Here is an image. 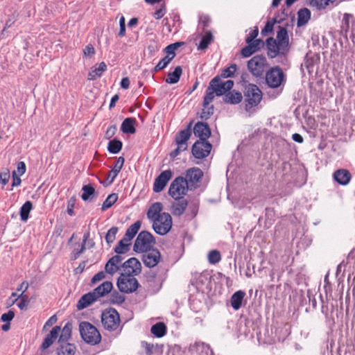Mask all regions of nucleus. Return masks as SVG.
<instances>
[{
    "label": "nucleus",
    "mask_w": 355,
    "mask_h": 355,
    "mask_svg": "<svg viewBox=\"0 0 355 355\" xmlns=\"http://www.w3.org/2000/svg\"><path fill=\"white\" fill-rule=\"evenodd\" d=\"M161 202H155L150 205L147 212V217L152 223L154 231L159 235L166 234L172 227V218L169 214L162 212Z\"/></svg>",
    "instance_id": "1"
},
{
    "label": "nucleus",
    "mask_w": 355,
    "mask_h": 355,
    "mask_svg": "<svg viewBox=\"0 0 355 355\" xmlns=\"http://www.w3.org/2000/svg\"><path fill=\"white\" fill-rule=\"evenodd\" d=\"M244 96L245 110L248 112H252L261 101L262 92L257 85L249 84L246 87Z\"/></svg>",
    "instance_id": "2"
},
{
    "label": "nucleus",
    "mask_w": 355,
    "mask_h": 355,
    "mask_svg": "<svg viewBox=\"0 0 355 355\" xmlns=\"http://www.w3.org/2000/svg\"><path fill=\"white\" fill-rule=\"evenodd\" d=\"M80 334L83 340L91 345L101 342V336L98 329L89 322H81L79 324Z\"/></svg>",
    "instance_id": "3"
},
{
    "label": "nucleus",
    "mask_w": 355,
    "mask_h": 355,
    "mask_svg": "<svg viewBox=\"0 0 355 355\" xmlns=\"http://www.w3.org/2000/svg\"><path fill=\"white\" fill-rule=\"evenodd\" d=\"M188 188L187 180L182 177H178L171 183L168 193L174 200H180L184 198Z\"/></svg>",
    "instance_id": "4"
},
{
    "label": "nucleus",
    "mask_w": 355,
    "mask_h": 355,
    "mask_svg": "<svg viewBox=\"0 0 355 355\" xmlns=\"http://www.w3.org/2000/svg\"><path fill=\"white\" fill-rule=\"evenodd\" d=\"M101 322L105 329L115 331L119 326V314L114 308L107 309L101 314Z\"/></svg>",
    "instance_id": "5"
},
{
    "label": "nucleus",
    "mask_w": 355,
    "mask_h": 355,
    "mask_svg": "<svg viewBox=\"0 0 355 355\" xmlns=\"http://www.w3.org/2000/svg\"><path fill=\"white\" fill-rule=\"evenodd\" d=\"M155 243L154 236L147 231H141L135 240V252H146Z\"/></svg>",
    "instance_id": "6"
},
{
    "label": "nucleus",
    "mask_w": 355,
    "mask_h": 355,
    "mask_svg": "<svg viewBox=\"0 0 355 355\" xmlns=\"http://www.w3.org/2000/svg\"><path fill=\"white\" fill-rule=\"evenodd\" d=\"M247 66L252 76L261 77L268 67V62L265 56L257 55L248 60Z\"/></svg>",
    "instance_id": "7"
},
{
    "label": "nucleus",
    "mask_w": 355,
    "mask_h": 355,
    "mask_svg": "<svg viewBox=\"0 0 355 355\" xmlns=\"http://www.w3.org/2000/svg\"><path fill=\"white\" fill-rule=\"evenodd\" d=\"M284 81V73L278 67L270 69L266 74V82L271 88L279 87Z\"/></svg>",
    "instance_id": "8"
},
{
    "label": "nucleus",
    "mask_w": 355,
    "mask_h": 355,
    "mask_svg": "<svg viewBox=\"0 0 355 355\" xmlns=\"http://www.w3.org/2000/svg\"><path fill=\"white\" fill-rule=\"evenodd\" d=\"M209 85L215 92L216 96H220L225 95L227 92L232 89L234 86V81L231 80L221 81L220 78L216 76L209 82Z\"/></svg>",
    "instance_id": "9"
},
{
    "label": "nucleus",
    "mask_w": 355,
    "mask_h": 355,
    "mask_svg": "<svg viewBox=\"0 0 355 355\" xmlns=\"http://www.w3.org/2000/svg\"><path fill=\"white\" fill-rule=\"evenodd\" d=\"M133 239V224L128 228L124 237L118 242L114 248V252L118 254H124L130 250L131 243H129Z\"/></svg>",
    "instance_id": "10"
},
{
    "label": "nucleus",
    "mask_w": 355,
    "mask_h": 355,
    "mask_svg": "<svg viewBox=\"0 0 355 355\" xmlns=\"http://www.w3.org/2000/svg\"><path fill=\"white\" fill-rule=\"evenodd\" d=\"M211 148L208 141H197L192 146V154L196 159H203L209 155Z\"/></svg>",
    "instance_id": "11"
},
{
    "label": "nucleus",
    "mask_w": 355,
    "mask_h": 355,
    "mask_svg": "<svg viewBox=\"0 0 355 355\" xmlns=\"http://www.w3.org/2000/svg\"><path fill=\"white\" fill-rule=\"evenodd\" d=\"M133 281V275L129 271L122 272L117 279L116 285L119 290L123 293H132V282Z\"/></svg>",
    "instance_id": "12"
},
{
    "label": "nucleus",
    "mask_w": 355,
    "mask_h": 355,
    "mask_svg": "<svg viewBox=\"0 0 355 355\" xmlns=\"http://www.w3.org/2000/svg\"><path fill=\"white\" fill-rule=\"evenodd\" d=\"M173 173L171 170L162 171L155 180L153 191L155 193L161 192L166 186L168 182L171 179Z\"/></svg>",
    "instance_id": "13"
},
{
    "label": "nucleus",
    "mask_w": 355,
    "mask_h": 355,
    "mask_svg": "<svg viewBox=\"0 0 355 355\" xmlns=\"http://www.w3.org/2000/svg\"><path fill=\"white\" fill-rule=\"evenodd\" d=\"M276 41L280 50H282V54L286 53L289 49V40L287 31L285 28L279 26Z\"/></svg>",
    "instance_id": "14"
},
{
    "label": "nucleus",
    "mask_w": 355,
    "mask_h": 355,
    "mask_svg": "<svg viewBox=\"0 0 355 355\" xmlns=\"http://www.w3.org/2000/svg\"><path fill=\"white\" fill-rule=\"evenodd\" d=\"M142 257V261L146 266L153 268L157 266L161 260V254L157 250H150Z\"/></svg>",
    "instance_id": "15"
},
{
    "label": "nucleus",
    "mask_w": 355,
    "mask_h": 355,
    "mask_svg": "<svg viewBox=\"0 0 355 355\" xmlns=\"http://www.w3.org/2000/svg\"><path fill=\"white\" fill-rule=\"evenodd\" d=\"M124 164V158L123 157H119L116 160L115 164L112 169L109 172V174L104 182H101L105 187H107L111 184L115 178L117 176L118 173L120 172L123 165Z\"/></svg>",
    "instance_id": "16"
},
{
    "label": "nucleus",
    "mask_w": 355,
    "mask_h": 355,
    "mask_svg": "<svg viewBox=\"0 0 355 355\" xmlns=\"http://www.w3.org/2000/svg\"><path fill=\"white\" fill-rule=\"evenodd\" d=\"M202 176V171L199 168L193 167L187 171L185 180L188 182V185L196 187L200 182Z\"/></svg>",
    "instance_id": "17"
},
{
    "label": "nucleus",
    "mask_w": 355,
    "mask_h": 355,
    "mask_svg": "<svg viewBox=\"0 0 355 355\" xmlns=\"http://www.w3.org/2000/svg\"><path fill=\"white\" fill-rule=\"evenodd\" d=\"M194 135L200 139V141H207L211 135V130L207 123L198 122L193 128Z\"/></svg>",
    "instance_id": "18"
},
{
    "label": "nucleus",
    "mask_w": 355,
    "mask_h": 355,
    "mask_svg": "<svg viewBox=\"0 0 355 355\" xmlns=\"http://www.w3.org/2000/svg\"><path fill=\"white\" fill-rule=\"evenodd\" d=\"M60 332V327L59 326H55L52 328V329L50 331L49 334L46 335V336L44 338L40 349L42 350H45L48 349L58 338V335Z\"/></svg>",
    "instance_id": "19"
},
{
    "label": "nucleus",
    "mask_w": 355,
    "mask_h": 355,
    "mask_svg": "<svg viewBox=\"0 0 355 355\" xmlns=\"http://www.w3.org/2000/svg\"><path fill=\"white\" fill-rule=\"evenodd\" d=\"M333 178L340 185L346 186L349 183L352 175L348 170L341 168L334 173Z\"/></svg>",
    "instance_id": "20"
},
{
    "label": "nucleus",
    "mask_w": 355,
    "mask_h": 355,
    "mask_svg": "<svg viewBox=\"0 0 355 355\" xmlns=\"http://www.w3.org/2000/svg\"><path fill=\"white\" fill-rule=\"evenodd\" d=\"M123 260L120 254H116L110 258L105 266V270L110 275H113L119 270L118 264Z\"/></svg>",
    "instance_id": "21"
},
{
    "label": "nucleus",
    "mask_w": 355,
    "mask_h": 355,
    "mask_svg": "<svg viewBox=\"0 0 355 355\" xmlns=\"http://www.w3.org/2000/svg\"><path fill=\"white\" fill-rule=\"evenodd\" d=\"M188 206V201L182 198L180 200H175L171 206V212L173 216H180L184 214Z\"/></svg>",
    "instance_id": "22"
},
{
    "label": "nucleus",
    "mask_w": 355,
    "mask_h": 355,
    "mask_svg": "<svg viewBox=\"0 0 355 355\" xmlns=\"http://www.w3.org/2000/svg\"><path fill=\"white\" fill-rule=\"evenodd\" d=\"M97 300L95 295L92 293V292H89L87 293L84 294L78 300L76 308L78 310H83L89 305H91L93 302Z\"/></svg>",
    "instance_id": "23"
},
{
    "label": "nucleus",
    "mask_w": 355,
    "mask_h": 355,
    "mask_svg": "<svg viewBox=\"0 0 355 355\" xmlns=\"http://www.w3.org/2000/svg\"><path fill=\"white\" fill-rule=\"evenodd\" d=\"M113 285L111 282L106 281L94 288L92 292L98 300L101 297H103L108 294L112 289Z\"/></svg>",
    "instance_id": "24"
},
{
    "label": "nucleus",
    "mask_w": 355,
    "mask_h": 355,
    "mask_svg": "<svg viewBox=\"0 0 355 355\" xmlns=\"http://www.w3.org/2000/svg\"><path fill=\"white\" fill-rule=\"evenodd\" d=\"M266 46L268 49V55L270 58H275L279 54H282V50L279 47L276 40L270 37L266 40Z\"/></svg>",
    "instance_id": "25"
},
{
    "label": "nucleus",
    "mask_w": 355,
    "mask_h": 355,
    "mask_svg": "<svg viewBox=\"0 0 355 355\" xmlns=\"http://www.w3.org/2000/svg\"><path fill=\"white\" fill-rule=\"evenodd\" d=\"M245 296V293L243 291H238L232 295L230 303L234 310L237 311L241 307Z\"/></svg>",
    "instance_id": "26"
},
{
    "label": "nucleus",
    "mask_w": 355,
    "mask_h": 355,
    "mask_svg": "<svg viewBox=\"0 0 355 355\" xmlns=\"http://www.w3.org/2000/svg\"><path fill=\"white\" fill-rule=\"evenodd\" d=\"M59 347L57 349L58 355H74L76 347L74 344L69 343H58Z\"/></svg>",
    "instance_id": "27"
},
{
    "label": "nucleus",
    "mask_w": 355,
    "mask_h": 355,
    "mask_svg": "<svg viewBox=\"0 0 355 355\" xmlns=\"http://www.w3.org/2000/svg\"><path fill=\"white\" fill-rule=\"evenodd\" d=\"M143 348L147 355H153L154 353H159L162 354L164 350V345L162 344H150L147 342H143L141 343Z\"/></svg>",
    "instance_id": "28"
},
{
    "label": "nucleus",
    "mask_w": 355,
    "mask_h": 355,
    "mask_svg": "<svg viewBox=\"0 0 355 355\" xmlns=\"http://www.w3.org/2000/svg\"><path fill=\"white\" fill-rule=\"evenodd\" d=\"M107 70V65L104 62H101L98 64V67H94L88 73V80H94L98 78H100L103 72Z\"/></svg>",
    "instance_id": "29"
},
{
    "label": "nucleus",
    "mask_w": 355,
    "mask_h": 355,
    "mask_svg": "<svg viewBox=\"0 0 355 355\" xmlns=\"http://www.w3.org/2000/svg\"><path fill=\"white\" fill-rule=\"evenodd\" d=\"M242 99L243 96L241 93L235 90L227 93L223 98L225 103L233 105L241 103Z\"/></svg>",
    "instance_id": "30"
},
{
    "label": "nucleus",
    "mask_w": 355,
    "mask_h": 355,
    "mask_svg": "<svg viewBox=\"0 0 355 355\" xmlns=\"http://www.w3.org/2000/svg\"><path fill=\"white\" fill-rule=\"evenodd\" d=\"M191 136V130L189 127L188 128L181 130L178 135L176 136L175 142L177 145H180L181 147L187 148V141Z\"/></svg>",
    "instance_id": "31"
},
{
    "label": "nucleus",
    "mask_w": 355,
    "mask_h": 355,
    "mask_svg": "<svg viewBox=\"0 0 355 355\" xmlns=\"http://www.w3.org/2000/svg\"><path fill=\"white\" fill-rule=\"evenodd\" d=\"M167 327L162 322H159L151 327L150 332L156 338H160L166 334Z\"/></svg>",
    "instance_id": "32"
},
{
    "label": "nucleus",
    "mask_w": 355,
    "mask_h": 355,
    "mask_svg": "<svg viewBox=\"0 0 355 355\" xmlns=\"http://www.w3.org/2000/svg\"><path fill=\"white\" fill-rule=\"evenodd\" d=\"M72 324L70 322H67L64 327L60 329V335L58 338V343H68V340L71 336Z\"/></svg>",
    "instance_id": "33"
},
{
    "label": "nucleus",
    "mask_w": 355,
    "mask_h": 355,
    "mask_svg": "<svg viewBox=\"0 0 355 355\" xmlns=\"http://www.w3.org/2000/svg\"><path fill=\"white\" fill-rule=\"evenodd\" d=\"M82 191L81 198L84 201H92L96 196L95 189L91 184L83 185Z\"/></svg>",
    "instance_id": "34"
},
{
    "label": "nucleus",
    "mask_w": 355,
    "mask_h": 355,
    "mask_svg": "<svg viewBox=\"0 0 355 355\" xmlns=\"http://www.w3.org/2000/svg\"><path fill=\"white\" fill-rule=\"evenodd\" d=\"M33 209L32 202L28 200L26 201L19 209L20 219L23 222H26L29 218V214Z\"/></svg>",
    "instance_id": "35"
},
{
    "label": "nucleus",
    "mask_w": 355,
    "mask_h": 355,
    "mask_svg": "<svg viewBox=\"0 0 355 355\" xmlns=\"http://www.w3.org/2000/svg\"><path fill=\"white\" fill-rule=\"evenodd\" d=\"M182 73V69L180 66H178L175 68L174 71L168 73L167 78H166V83L170 85L177 83Z\"/></svg>",
    "instance_id": "36"
},
{
    "label": "nucleus",
    "mask_w": 355,
    "mask_h": 355,
    "mask_svg": "<svg viewBox=\"0 0 355 355\" xmlns=\"http://www.w3.org/2000/svg\"><path fill=\"white\" fill-rule=\"evenodd\" d=\"M311 18V12L309 9L303 8L297 13V26H302L307 24Z\"/></svg>",
    "instance_id": "37"
},
{
    "label": "nucleus",
    "mask_w": 355,
    "mask_h": 355,
    "mask_svg": "<svg viewBox=\"0 0 355 355\" xmlns=\"http://www.w3.org/2000/svg\"><path fill=\"white\" fill-rule=\"evenodd\" d=\"M122 146L123 144L120 140L114 139L109 141L107 149L110 153L117 154L121 151Z\"/></svg>",
    "instance_id": "38"
},
{
    "label": "nucleus",
    "mask_w": 355,
    "mask_h": 355,
    "mask_svg": "<svg viewBox=\"0 0 355 355\" xmlns=\"http://www.w3.org/2000/svg\"><path fill=\"white\" fill-rule=\"evenodd\" d=\"M120 130L123 134H133V118L125 119L121 125Z\"/></svg>",
    "instance_id": "39"
},
{
    "label": "nucleus",
    "mask_w": 355,
    "mask_h": 355,
    "mask_svg": "<svg viewBox=\"0 0 355 355\" xmlns=\"http://www.w3.org/2000/svg\"><path fill=\"white\" fill-rule=\"evenodd\" d=\"M213 40L212 33L209 31L207 32L201 38V40L198 45V50H205L208 48L209 44Z\"/></svg>",
    "instance_id": "40"
},
{
    "label": "nucleus",
    "mask_w": 355,
    "mask_h": 355,
    "mask_svg": "<svg viewBox=\"0 0 355 355\" xmlns=\"http://www.w3.org/2000/svg\"><path fill=\"white\" fill-rule=\"evenodd\" d=\"M118 196L116 193L110 194L105 200L103 202L101 207L102 211H105L109 208H110L117 200Z\"/></svg>",
    "instance_id": "41"
},
{
    "label": "nucleus",
    "mask_w": 355,
    "mask_h": 355,
    "mask_svg": "<svg viewBox=\"0 0 355 355\" xmlns=\"http://www.w3.org/2000/svg\"><path fill=\"white\" fill-rule=\"evenodd\" d=\"M28 284H26L24 290L20 295H17V298H20L21 300L20 302L17 304V306L20 310H26L27 309L28 297L26 295H24V293L28 288Z\"/></svg>",
    "instance_id": "42"
},
{
    "label": "nucleus",
    "mask_w": 355,
    "mask_h": 355,
    "mask_svg": "<svg viewBox=\"0 0 355 355\" xmlns=\"http://www.w3.org/2000/svg\"><path fill=\"white\" fill-rule=\"evenodd\" d=\"M214 113V106L212 105H205L203 103V108L200 114V118L204 120L208 119Z\"/></svg>",
    "instance_id": "43"
},
{
    "label": "nucleus",
    "mask_w": 355,
    "mask_h": 355,
    "mask_svg": "<svg viewBox=\"0 0 355 355\" xmlns=\"http://www.w3.org/2000/svg\"><path fill=\"white\" fill-rule=\"evenodd\" d=\"M182 44H183L182 42H176L167 46L165 49L166 55L173 59L175 56V50Z\"/></svg>",
    "instance_id": "44"
},
{
    "label": "nucleus",
    "mask_w": 355,
    "mask_h": 355,
    "mask_svg": "<svg viewBox=\"0 0 355 355\" xmlns=\"http://www.w3.org/2000/svg\"><path fill=\"white\" fill-rule=\"evenodd\" d=\"M237 70V66L236 64H232L230 67L224 69L221 73V77L226 78H231L234 76L235 72Z\"/></svg>",
    "instance_id": "45"
},
{
    "label": "nucleus",
    "mask_w": 355,
    "mask_h": 355,
    "mask_svg": "<svg viewBox=\"0 0 355 355\" xmlns=\"http://www.w3.org/2000/svg\"><path fill=\"white\" fill-rule=\"evenodd\" d=\"M220 260L221 256L218 250H214L209 252L208 261L211 264H216L218 263Z\"/></svg>",
    "instance_id": "46"
},
{
    "label": "nucleus",
    "mask_w": 355,
    "mask_h": 355,
    "mask_svg": "<svg viewBox=\"0 0 355 355\" xmlns=\"http://www.w3.org/2000/svg\"><path fill=\"white\" fill-rule=\"evenodd\" d=\"M247 44L248 45L243 48L241 51V54L243 58H248L257 52V49L252 46L250 42Z\"/></svg>",
    "instance_id": "47"
},
{
    "label": "nucleus",
    "mask_w": 355,
    "mask_h": 355,
    "mask_svg": "<svg viewBox=\"0 0 355 355\" xmlns=\"http://www.w3.org/2000/svg\"><path fill=\"white\" fill-rule=\"evenodd\" d=\"M118 232V228L116 227H111L107 232L105 235V241L107 244H110L113 243L115 239L116 234Z\"/></svg>",
    "instance_id": "48"
},
{
    "label": "nucleus",
    "mask_w": 355,
    "mask_h": 355,
    "mask_svg": "<svg viewBox=\"0 0 355 355\" xmlns=\"http://www.w3.org/2000/svg\"><path fill=\"white\" fill-rule=\"evenodd\" d=\"M330 0H311V6L318 10L325 8L329 3Z\"/></svg>",
    "instance_id": "49"
},
{
    "label": "nucleus",
    "mask_w": 355,
    "mask_h": 355,
    "mask_svg": "<svg viewBox=\"0 0 355 355\" xmlns=\"http://www.w3.org/2000/svg\"><path fill=\"white\" fill-rule=\"evenodd\" d=\"M215 92L213 88L209 84V87L207 90V93L204 97L203 103L205 105H209L214 98Z\"/></svg>",
    "instance_id": "50"
},
{
    "label": "nucleus",
    "mask_w": 355,
    "mask_h": 355,
    "mask_svg": "<svg viewBox=\"0 0 355 355\" xmlns=\"http://www.w3.org/2000/svg\"><path fill=\"white\" fill-rule=\"evenodd\" d=\"M125 301V297L123 295L117 291H114L111 293L110 302L112 304H122Z\"/></svg>",
    "instance_id": "51"
},
{
    "label": "nucleus",
    "mask_w": 355,
    "mask_h": 355,
    "mask_svg": "<svg viewBox=\"0 0 355 355\" xmlns=\"http://www.w3.org/2000/svg\"><path fill=\"white\" fill-rule=\"evenodd\" d=\"M10 178V173L8 168H5L0 172V182L3 185L8 184Z\"/></svg>",
    "instance_id": "52"
},
{
    "label": "nucleus",
    "mask_w": 355,
    "mask_h": 355,
    "mask_svg": "<svg viewBox=\"0 0 355 355\" xmlns=\"http://www.w3.org/2000/svg\"><path fill=\"white\" fill-rule=\"evenodd\" d=\"M123 272L129 271L131 275H133V257L129 258L121 266Z\"/></svg>",
    "instance_id": "53"
},
{
    "label": "nucleus",
    "mask_w": 355,
    "mask_h": 355,
    "mask_svg": "<svg viewBox=\"0 0 355 355\" xmlns=\"http://www.w3.org/2000/svg\"><path fill=\"white\" fill-rule=\"evenodd\" d=\"M275 22H276V20L275 19H273L271 21H267V23L265 25L264 28L262 29V31H261V34L266 35L267 33H272L273 31V27H274Z\"/></svg>",
    "instance_id": "54"
},
{
    "label": "nucleus",
    "mask_w": 355,
    "mask_h": 355,
    "mask_svg": "<svg viewBox=\"0 0 355 355\" xmlns=\"http://www.w3.org/2000/svg\"><path fill=\"white\" fill-rule=\"evenodd\" d=\"M86 247L84 245H80V248H75L71 253L70 258L71 260L77 259L80 255L85 251Z\"/></svg>",
    "instance_id": "55"
},
{
    "label": "nucleus",
    "mask_w": 355,
    "mask_h": 355,
    "mask_svg": "<svg viewBox=\"0 0 355 355\" xmlns=\"http://www.w3.org/2000/svg\"><path fill=\"white\" fill-rule=\"evenodd\" d=\"M116 130L117 127L116 125H112L110 127H108L105 133V139H110L116 134Z\"/></svg>",
    "instance_id": "56"
},
{
    "label": "nucleus",
    "mask_w": 355,
    "mask_h": 355,
    "mask_svg": "<svg viewBox=\"0 0 355 355\" xmlns=\"http://www.w3.org/2000/svg\"><path fill=\"white\" fill-rule=\"evenodd\" d=\"M15 317L13 311L9 310L7 313L1 315V320L3 322H10Z\"/></svg>",
    "instance_id": "57"
},
{
    "label": "nucleus",
    "mask_w": 355,
    "mask_h": 355,
    "mask_svg": "<svg viewBox=\"0 0 355 355\" xmlns=\"http://www.w3.org/2000/svg\"><path fill=\"white\" fill-rule=\"evenodd\" d=\"M21 175L17 173L16 171H13L12 173V187H18L20 185L21 180L20 178Z\"/></svg>",
    "instance_id": "58"
},
{
    "label": "nucleus",
    "mask_w": 355,
    "mask_h": 355,
    "mask_svg": "<svg viewBox=\"0 0 355 355\" xmlns=\"http://www.w3.org/2000/svg\"><path fill=\"white\" fill-rule=\"evenodd\" d=\"M75 203H76V199L75 198H71L69 200H68V202H67V214L69 215V216H73L74 215V211H73V209H74V206H75Z\"/></svg>",
    "instance_id": "59"
},
{
    "label": "nucleus",
    "mask_w": 355,
    "mask_h": 355,
    "mask_svg": "<svg viewBox=\"0 0 355 355\" xmlns=\"http://www.w3.org/2000/svg\"><path fill=\"white\" fill-rule=\"evenodd\" d=\"M16 20L17 19L14 15L9 16L8 19L6 21L5 26L1 31V34H3L6 28L11 27L15 24Z\"/></svg>",
    "instance_id": "60"
},
{
    "label": "nucleus",
    "mask_w": 355,
    "mask_h": 355,
    "mask_svg": "<svg viewBox=\"0 0 355 355\" xmlns=\"http://www.w3.org/2000/svg\"><path fill=\"white\" fill-rule=\"evenodd\" d=\"M120 30L119 32V37H123L125 34V17L121 15L119 19Z\"/></svg>",
    "instance_id": "61"
},
{
    "label": "nucleus",
    "mask_w": 355,
    "mask_h": 355,
    "mask_svg": "<svg viewBox=\"0 0 355 355\" xmlns=\"http://www.w3.org/2000/svg\"><path fill=\"white\" fill-rule=\"evenodd\" d=\"M105 277V273L103 271L97 272L91 279V285L95 284L97 282L103 280Z\"/></svg>",
    "instance_id": "62"
},
{
    "label": "nucleus",
    "mask_w": 355,
    "mask_h": 355,
    "mask_svg": "<svg viewBox=\"0 0 355 355\" xmlns=\"http://www.w3.org/2000/svg\"><path fill=\"white\" fill-rule=\"evenodd\" d=\"M83 53L86 57H91L95 54V49L92 44H87L83 49Z\"/></svg>",
    "instance_id": "63"
},
{
    "label": "nucleus",
    "mask_w": 355,
    "mask_h": 355,
    "mask_svg": "<svg viewBox=\"0 0 355 355\" xmlns=\"http://www.w3.org/2000/svg\"><path fill=\"white\" fill-rule=\"evenodd\" d=\"M259 29L257 27H254V30L248 35V36L245 39L246 43H250L254 40L256 37L258 36Z\"/></svg>",
    "instance_id": "64"
}]
</instances>
